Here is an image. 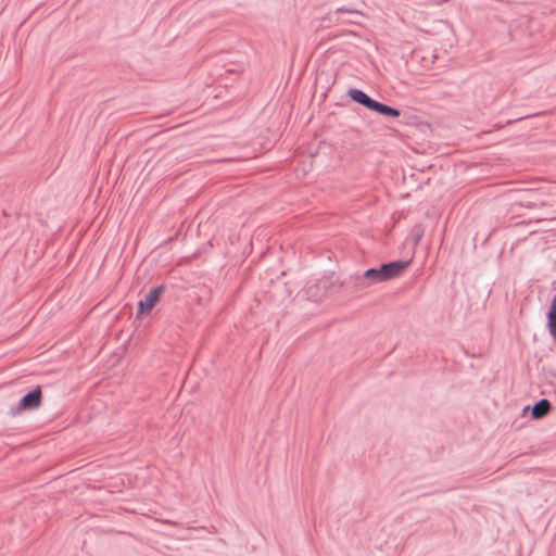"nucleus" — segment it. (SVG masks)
I'll return each mask as SVG.
<instances>
[{
	"label": "nucleus",
	"instance_id": "obj_5",
	"mask_svg": "<svg viewBox=\"0 0 556 556\" xmlns=\"http://www.w3.org/2000/svg\"><path fill=\"white\" fill-rule=\"evenodd\" d=\"M552 410V404L547 399H541L534 403L531 408V418L539 420L548 415Z\"/></svg>",
	"mask_w": 556,
	"mask_h": 556
},
{
	"label": "nucleus",
	"instance_id": "obj_1",
	"mask_svg": "<svg viewBox=\"0 0 556 556\" xmlns=\"http://www.w3.org/2000/svg\"><path fill=\"white\" fill-rule=\"evenodd\" d=\"M409 265L408 261H393L381 264L378 268L371 267L364 271L370 285L389 281L399 277Z\"/></svg>",
	"mask_w": 556,
	"mask_h": 556
},
{
	"label": "nucleus",
	"instance_id": "obj_6",
	"mask_svg": "<svg viewBox=\"0 0 556 556\" xmlns=\"http://www.w3.org/2000/svg\"><path fill=\"white\" fill-rule=\"evenodd\" d=\"M348 285L355 291H362L371 286L368 278L364 277V273L362 275L351 276Z\"/></svg>",
	"mask_w": 556,
	"mask_h": 556
},
{
	"label": "nucleus",
	"instance_id": "obj_7",
	"mask_svg": "<svg viewBox=\"0 0 556 556\" xmlns=\"http://www.w3.org/2000/svg\"><path fill=\"white\" fill-rule=\"evenodd\" d=\"M547 327L551 336L556 339V294L552 299V303L547 313Z\"/></svg>",
	"mask_w": 556,
	"mask_h": 556
},
{
	"label": "nucleus",
	"instance_id": "obj_8",
	"mask_svg": "<svg viewBox=\"0 0 556 556\" xmlns=\"http://www.w3.org/2000/svg\"><path fill=\"white\" fill-rule=\"evenodd\" d=\"M336 14L338 13H350V14H358V15H362V12L354 9V8H351V7H340L338 8L336 11H334Z\"/></svg>",
	"mask_w": 556,
	"mask_h": 556
},
{
	"label": "nucleus",
	"instance_id": "obj_4",
	"mask_svg": "<svg viewBox=\"0 0 556 556\" xmlns=\"http://www.w3.org/2000/svg\"><path fill=\"white\" fill-rule=\"evenodd\" d=\"M42 400L41 388L38 386L31 391L27 392L18 402L15 410L17 413L24 410H33L40 406Z\"/></svg>",
	"mask_w": 556,
	"mask_h": 556
},
{
	"label": "nucleus",
	"instance_id": "obj_3",
	"mask_svg": "<svg viewBox=\"0 0 556 556\" xmlns=\"http://www.w3.org/2000/svg\"><path fill=\"white\" fill-rule=\"evenodd\" d=\"M165 286L160 285L151 289L138 302L137 315H148L155 304L160 301L161 296L165 292Z\"/></svg>",
	"mask_w": 556,
	"mask_h": 556
},
{
	"label": "nucleus",
	"instance_id": "obj_2",
	"mask_svg": "<svg viewBox=\"0 0 556 556\" xmlns=\"http://www.w3.org/2000/svg\"><path fill=\"white\" fill-rule=\"evenodd\" d=\"M348 96L351 98L352 101L380 115L393 118H396L401 115L400 110L370 98L366 92H364L361 89L351 88L348 90Z\"/></svg>",
	"mask_w": 556,
	"mask_h": 556
}]
</instances>
